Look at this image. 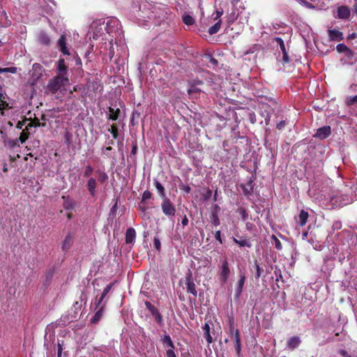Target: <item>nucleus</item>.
<instances>
[{
	"label": "nucleus",
	"mask_w": 357,
	"mask_h": 357,
	"mask_svg": "<svg viewBox=\"0 0 357 357\" xmlns=\"http://www.w3.org/2000/svg\"><path fill=\"white\" fill-rule=\"evenodd\" d=\"M0 101H1L0 105H1V108H2L3 110H4V109H7V108H8V103L6 101H5L3 99H2V100H0Z\"/></svg>",
	"instance_id": "nucleus-61"
},
{
	"label": "nucleus",
	"mask_w": 357,
	"mask_h": 357,
	"mask_svg": "<svg viewBox=\"0 0 357 357\" xmlns=\"http://www.w3.org/2000/svg\"><path fill=\"white\" fill-rule=\"evenodd\" d=\"M212 215H213V219L214 223H219V219H218L217 214L213 213Z\"/></svg>",
	"instance_id": "nucleus-64"
},
{
	"label": "nucleus",
	"mask_w": 357,
	"mask_h": 357,
	"mask_svg": "<svg viewBox=\"0 0 357 357\" xmlns=\"http://www.w3.org/2000/svg\"><path fill=\"white\" fill-rule=\"evenodd\" d=\"M253 266L255 268V270H256V273H255V277L257 280H258L261 276V274L262 273L264 272V270L262 268H261L257 262V260H255L254 261V265Z\"/></svg>",
	"instance_id": "nucleus-35"
},
{
	"label": "nucleus",
	"mask_w": 357,
	"mask_h": 357,
	"mask_svg": "<svg viewBox=\"0 0 357 357\" xmlns=\"http://www.w3.org/2000/svg\"><path fill=\"white\" fill-rule=\"evenodd\" d=\"M336 50L340 53L347 52L349 54H352V51L343 43L338 44L336 46Z\"/></svg>",
	"instance_id": "nucleus-31"
},
{
	"label": "nucleus",
	"mask_w": 357,
	"mask_h": 357,
	"mask_svg": "<svg viewBox=\"0 0 357 357\" xmlns=\"http://www.w3.org/2000/svg\"><path fill=\"white\" fill-rule=\"evenodd\" d=\"M109 114L107 115V119L113 121H116L118 120L121 110L119 108L114 109L112 107H108Z\"/></svg>",
	"instance_id": "nucleus-20"
},
{
	"label": "nucleus",
	"mask_w": 357,
	"mask_h": 357,
	"mask_svg": "<svg viewBox=\"0 0 357 357\" xmlns=\"http://www.w3.org/2000/svg\"><path fill=\"white\" fill-rule=\"evenodd\" d=\"M275 241V247L277 250H281L282 248V245L281 242L274 236H272Z\"/></svg>",
	"instance_id": "nucleus-53"
},
{
	"label": "nucleus",
	"mask_w": 357,
	"mask_h": 357,
	"mask_svg": "<svg viewBox=\"0 0 357 357\" xmlns=\"http://www.w3.org/2000/svg\"><path fill=\"white\" fill-rule=\"evenodd\" d=\"M185 284L188 293H190L196 297L197 291L196 290V286L193 281L191 273H189L185 278Z\"/></svg>",
	"instance_id": "nucleus-9"
},
{
	"label": "nucleus",
	"mask_w": 357,
	"mask_h": 357,
	"mask_svg": "<svg viewBox=\"0 0 357 357\" xmlns=\"http://www.w3.org/2000/svg\"><path fill=\"white\" fill-rule=\"evenodd\" d=\"M331 134V128L329 126H325L317 129L314 137L320 139L327 138Z\"/></svg>",
	"instance_id": "nucleus-11"
},
{
	"label": "nucleus",
	"mask_w": 357,
	"mask_h": 357,
	"mask_svg": "<svg viewBox=\"0 0 357 357\" xmlns=\"http://www.w3.org/2000/svg\"><path fill=\"white\" fill-rule=\"evenodd\" d=\"M260 102L261 105V109H264L263 111L261 112V115L262 116V117L264 118L266 124L268 125L271 116V108L270 105H268L264 101H267L273 104H276V102L273 98L268 96L260 97Z\"/></svg>",
	"instance_id": "nucleus-3"
},
{
	"label": "nucleus",
	"mask_w": 357,
	"mask_h": 357,
	"mask_svg": "<svg viewBox=\"0 0 357 357\" xmlns=\"http://www.w3.org/2000/svg\"><path fill=\"white\" fill-rule=\"evenodd\" d=\"M234 241L236 243H237L241 247H250V244L247 240H237L234 238Z\"/></svg>",
	"instance_id": "nucleus-43"
},
{
	"label": "nucleus",
	"mask_w": 357,
	"mask_h": 357,
	"mask_svg": "<svg viewBox=\"0 0 357 357\" xmlns=\"http://www.w3.org/2000/svg\"><path fill=\"white\" fill-rule=\"evenodd\" d=\"M27 128H32V127H40V126H45V123H41L38 118H34L32 121H31L27 125Z\"/></svg>",
	"instance_id": "nucleus-34"
},
{
	"label": "nucleus",
	"mask_w": 357,
	"mask_h": 357,
	"mask_svg": "<svg viewBox=\"0 0 357 357\" xmlns=\"http://www.w3.org/2000/svg\"><path fill=\"white\" fill-rule=\"evenodd\" d=\"M235 213L238 218L243 222L246 221L248 218L249 213L248 211V207L246 204L245 203L238 204V208L236 210Z\"/></svg>",
	"instance_id": "nucleus-6"
},
{
	"label": "nucleus",
	"mask_w": 357,
	"mask_h": 357,
	"mask_svg": "<svg viewBox=\"0 0 357 357\" xmlns=\"http://www.w3.org/2000/svg\"><path fill=\"white\" fill-rule=\"evenodd\" d=\"M201 91H202V89L200 87L197 86L196 84H190V87L188 90V93L189 94L200 93Z\"/></svg>",
	"instance_id": "nucleus-39"
},
{
	"label": "nucleus",
	"mask_w": 357,
	"mask_h": 357,
	"mask_svg": "<svg viewBox=\"0 0 357 357\" xmlns=\"http://www.w3.org/2000/svg\"><path fill=\"white\" fill-rule=\"evenodd\" d=\"M153 183L162 200L165 198H168L166 195V192L164 186L157 180H154Z\"/></svg>",
	"instance_id": "nucleus-25"
},
{
	"label": "nucleus",
	"mask_w": 357,
	"mask_h": 357,
	"mask_svg": "<svg viewBox=\"0 0 357 357\" xmlns=\"http://www.w3.org/2000/svg\"><path fill=\"white\" fill-rule=\"evenodd\" d=\"M179 188L181 190H183L186 194H189L191 191V188L188 185L183 184V183H181L179 184Z\"/></svg>",
	"instance_id": "nucleus-44"
},
{
	"label": "nucleus",
	"mask_w": 357,
	"mask_h": 357,
	"mask_svg": "<svg viewBox=\"0 0 357 357\" xmlns=\"http://www.w3.org/2000/svg\"><path fill=\"white\" fill-rule=\"evenodd\" d=\"M105 304H103L100 307H98V310L95 313L94 316L92 317V319L91 320L93 324H96L100 321V319H101V317L102 316L103 311L105 310Z\"/></svg>",
	"instance_id": "nucleus-27"
},
{
	"label": "nucleus",
	"mask_w": 357,
	"mask_h": 357,
	"mask_svg": "<svg viewBox=\"0 0 357 357\" xmlns=\"http://www.w3.org/2000/svg\"><path fill=\"white\" fill-rule=\"evenodd\" d=\"M64 137H65V143L68 145V146L73 147L74 145H73V134L68 131H66L65 132Z\"/></svg>",
	"instance_id": "nucleus-32"
},
{
	"label": "nucleus",
	"mask_w": 357,
	"mask_h": 357,
	"mask_svg": "<svg viewBox=\"0 0 357 357\" xmlns=\"http://www.w3.org/2000/svg\"><path fill=\"white\" fill-rule=\"evenodd\" d=\"M301 340L299 337L293 336L288 340L287 343V347L288 348V349L292 351L297 348L301 344Z\"/></svg>",
	"instance_id": "nucleus-18"
},
{
	"label": "nucleus",
	"mask_w": 357,
	"mask_h": 357,
	"mask_svg": "<svg viewBox=\"0 0 357 357\" xmlns=\"http://www.w3.org/2000/svg\"><path fill=\"white\" fill-rule=\"evenodd\" d=\"M204 331V336L206 340L207 343L209 344L213 342L212 335H211V328L208 323L206 322L202 326Z\"/></svg>",
	"instance_id": "nucleus-24"
},
{
	"label": "nucleus",
	"mask_w": 357,
	"mask_h": 357,
	"mask_svg": "<svg viewBox=\"0 0 357 357\" xmlns=\"http://www.w3.org/2000/svg\"><path fill=\"white\" fill-rule=\"evenodd\" d=\"M113 284H114V283H109L103 289V291L102 293V295H101L100 298L98 300H96V301L95 302L96 309H97L100 305V304L102 302V301L105 298V297L107 296V294L112 289V288L113 287Z\"/></svg>",
	"instance_id": "nucleus-23"
},
{
	"label": "nucleus",
	"mask_w": 357,
	"mask_h": 357,
	"mask_svg": "<svg viewBox=\"0 0 357 357\" xmlns=\"http://www.w3.org/2000/svg\"><path fill=\"white\" fill-rule=\"evenodd\" d=\"M152 196H153L152 193L148 190H145L143 192L142 200H141L139 206L140 209H142L144 211L146 210V208L144 206H142V205H144L146 203V201L148 199H151L152 198Z\"/></svg>",
	"instance_id": "nucleus-26"
},
{
	"label": "nucleus",
	"mask_w": 357,
	"mask_h": 357,
	"mask_svg": "<svg viewBox=\"0 0 357 357\" xmlns=\"http://www.w3.org/2000/svg\"><path fill=\"white\" fill-rule=\"evenodd\" d=\"M285 125H286L285 121H280L279 123H277L276 128L278 130H282L284 128Z\"/></svg>",
	"instance_id": "nucleus-55"
},
{
	"label": "nucleus",
	"mask_w": 357,
	"mask_h": 357,
	"mask_svg": "<svg viewBox=\"0 0 357 357\" xmlns=\"http://www.w3.org/2000/svg\"><path fill=\"white\" fill-rule=\"evenodd\" d=\"M57 45L60 49V51L64 54V55H69L70 53L68 52L67 45H66V38L65 35H61L59 38Z\"/></svg>",
	"instance_id": "nucleus-17"
},
{
	"label": "nucleus",
	"mask_w": 357,
	"mask_h": 357,
	"mask_svg": "<svg viewBox=\"0 0 357 357\" xmlns=\"http://www.w3.org/2000/svg\"><path fill=\"white\" fill-rule=\"evenodd\" d=\"M328 33L330 41H341L344 39L342 32L340 31L337 29H328Z\"/></svg>",
	"instance_id": "nucleus-13"
},
{
	"label": "nucleus",
	"mask_w": 357,
	"mask_h": 357,
	"mask_svg": "<svg viewBox=\"0 0 357 357\" xmlns=\"http://www.w3.org/2000/svg\"><path fill=\"white\" fill-rule=\"evenodd\" d=\"M161 209L164 215L169 218L174 217L176 213V207L169 198L162 199Z\"/></svg>",
	"instance_id": "nucleus-4"
},
{
	"label": "nucleus",
	"mask_w": 357,
	"mask_h": 357,
	"mask_svg": "<svg viewBox=\"0 0 357 357\" xmlns=\"http://www.w3.org/2000/svg\"><path fill=\"white\" fill-rule=\"evenodd\" d=\"M275 273L276 277H277V278H276V281H279L280 280H282V273H281L280 270H279V274H278V273H277V271H275Z\"/></svg>",
	"instance_id": "nucleus-62"
},
{
	"label": "nucleus",
	"mask_w": 357,
	"mask_h": 357,
	"mask_svg": "<svg viewBox=\"0 0 357 357\" xmlns=\"http://www.w3.org/2000/svg\"><path fill=\"white\" fill-rule=\"evenodd\" d=\"M236 331L238 329L235 328L234 320H229V333L234 336Z\"/></svg>",
	"instance_id": "nucleus-47"
},
{
	"label": "nucleus",
	"mask_w": 357,
	"mask_h": 357,
	"mask_svg": "<svg viewBox=\"0 0 357 357\" xmlns=\"http://www.w3.org/2000/svg\"><path fill=\"white\" fill-rule=\"evenodd\" d=\"M95 174L97 176L96 181L100 183H104L108 179L107 174L102 170H96Z\"/></svg>",
	"instance_id": "nucleus-28"
},
{
	"label": "nucleus",
	"mask_w": 357,
	"mask_h": 357,
	"mask_svg": "<svg viewBox=\"0 0 357 357\" xmlns=\"http://www.w3.org/2000/svg\"><path fill=\"white\" fill-rule=\"evenodd\" d=\"M239 278H240L238 281L236 287L235 289V293H234V298L236 300H238L239 298L241 297L242 291H243V286H244L245 280H246V277L244 273H240Z\"/></svg>",
	"instance_id": "nucleus-8"
},
{
	"label": "nucleus",
	"mask_w": 357,
	"mask_h": 357,
	"mask_svg": "<svg viewBox=\"0 0 357 357\" xmlns=\"http://www.w3.org/2000/svg\"><path fill=\"white\" fill-rule=\"evenodd\" d=\"M63 206L66 210H73L77 206V202L69 196H63Z\"/></svg>",
	"instance_id": "nucleus-15"
},
{
	"label": "nucleus",
	"mask_w": 357,
	"mask_h": 357,
	"mask_svg": "<svg viewBox=\"0 0 357 357\" xmlns=\"http://www.w3.org/2000/svg\"><path fill=\"white\" fill-rule=\"evenodd\" d=\"M153 244H154V247L155 248V249L158 251L160 250L161 249V244H160V239L155 236L154 237V240H153Z\"/></svg>",
	"instance_id": "nucleus-50"
},
{
	"label": "nucleus",
	"mask_w": 357,
	"mask_h": 357,
	"mask_svg": "<svg viewBox=\"0 0 357 357\" xmlns=\"http://www.w3.org/2000/svg\"><path fill=\"white\" fill-rule=\"evenodd\" d=\"M166 354H167V357H176V356L174 351V349H172V348H170L169 349H168L167 351Z\"/></svg>",
	"instance_id": "nucleus-56"
},
{
	"label": "nucleus",
	"mask_w": 357,
	"mask_h": 357,
	"mask_svg": "<svg viewBox=\"0 0 357 357\" xmlns=\"http://www.w3.org/2000/svg\"><path fill=\"white\" fill-rule=\"evenodd\" d=\"M56 70L59 76H67L68 66L66 65L63 59H59L57 62Z\"/></svg>",
	"instance_id": "nucleus-14"
},
{
	"label": "nucleus",
	"mask_w": 357,
	"mask_h": 357,
	"mask_svg": "<svg viewBox=\"0 0 357 357\" xmlns=\"http://www.w3.org/2000/svg\"><path fill=\"white\" fill-rule=\"evenodd\" d=\"M223 14V10H217L215 11V17H214V20H220V17Z\"/></svg>",
	"instance_id": "nucleus-60"
},
{
	"label": "nucleus",
	"mask_w": 357,
	"mask_h": 357,
	"mask_svg": "<svg viewBox=\"0 0 357 357\" xmlns=\"http://www.w3.org/2000/svg\"><path fill=\"white\" fill-rule=\"evenodd\" d=\"M213 192L211 190L208 189L206 192L203 194L202 197L204 201L208 200L212 196Z\"/></svg>",
	"instance_id": "nucleus-49"
},
{
	"label": "nucleus",
	"mask_w": 357,
	"mask_h": 357,
	"mask_svg": "<svg viewBox=\"0 0 357 357\" xmlns=\"http://www.w3.org/2000/svg\"><path fill=\"white\" fill-rule=\"evenodd\" d=\"M206 59L207 61H208L213 65H214V66H217L218 65V60L215 59V58H213L211 54H206Z\"/></svg>",
	"instance_id": "nucleus-48"
},
{
	"label": "nucleus",
	"mask_w": 357,
	"mask_h": 357,
	"mask_svg": "<svg viewBox=\"0 0 357 357\" xmlns=\"http://www.w3.org/2000/svg\"><path fill=\"white\" fill-rule=\"evenodd\" d=\"M236 19V17L234 16V13H232L229 16H228L227 20L228 25L231 24Z\"/></svg>",
	"instance_id": "nucleus-54"
},
{
	"label": "nucleus",
	"mask_w": 357,
	"mask_h": 357,
	"mask_svg": "<svg viewBox=\"0 0 357 357\" xmlns=\"http://www.w3.org/2000/svg\"><path fill=\"white\" fill-rule=\"evenodd\" d=\"M30 128H27V126L26 125V128L24 129H22V132L20 133V137L18 140L22 143H24L26 139L29 138V130Z\"/></svg>",
	"instance_id": "nucleus-29"
},
{
	"label": "nucleus",
	"mask_w": 357,
	"mask_h": 357,
	"mask_svg": "<svg viewBox=\"0 0 357 357\" xmlns=\"http://www.w3.org/2000/svg\"><path fill=\"white\" fill-rule=\"evenodd\" d=\"M309 217L308 213L304 210H302L299 214L300 223H305Z\"/></svg>",
	"instance_id": "nucleus-40"
},
{
	"label": "nucleus",
	"mask_w": 357,
	"mask_h": 357,
	"mask_svg": "<svg viewBox=\"0 0 357 357\" xmlns=\"http://www.w3.org/2000/svg\"><path fill=\"white\" fill-rule=\"evenodd\" d=\"M136 238V231L134 228L129 227L126 232V243H132Z\"/></svg>",
	"instance_id": "nucleus-21"
},
{
	"label": "nucleus",
	"mask_w": 357,
	"mask_h": 357,
	"mask_svg": "<svg viewBox=\"0 0 357 357\" xmlns=\"http://www.w3.org/2000/svg\"><path fill=\"white\" fill-rule=\"evenodd\" d=\"M162 341L163 344H166L167 347H169L172 349H174V344L169 335H165L162 337Z\"/></svg>",
	"instance_id": "nucleus-37"
},
{
	"label": "nucleus",
	"mask_w": 357,
	"mask_h": 357,
	"mask_svg": "<svg viewBox=\"0 0 357 357\" xmlns=\"http://www.w3.org/2000/svg\"><path fill=\"white\" fill-rule=\"evenodd\" d=\"M215 237L217 241H218L220 243H222V241L221 238V231L220 230L215 231Z\"/></svg>",
	"instance_id": "nucleus-58"
},
{
	"label": "nucleus",
	"mask_w": 357,
	"mask_h": 357,
	"mask_svg": "<svg viewBox=\"0 0 357 357\" xmlns=\"http://www.w3.org/2000/svg\"><path fill=\"white\" fill-rule=\"evenodd\" d=\"M16 73L17 68L16 67H8V68H1L0 67V73Z\"/></svg>",
	"instance_id": "nucleus-41"
},
{
	"label": "nucleus",
	"mask_w": 357,
	"mask_h": 357,
	"mask_svg": "<svg viewBox=\"0 0 357 357\" xmlns=\"http://www.w3.org/2000/svg\"><path fill=\"white\" fill-rule=\"evenodd\" d=\"M97 184H98V181H96V178H93V177H91L87 183H86V187H87V189L89 192V194L92 196V197H94L96 194V187H97Z\"/></svg>",
	"instance_id": "nucleus-19"
},
{
	"label": "nucleus",
	"mask_w": 357,
	"mask_h": 357,
	"mask_svg": "<svg viewBox=\"0 0 357 357\" xmlns=\"http://www.w3.org/2000/svg\"><path fill=\"white\" fill-rule=\"evenodd\" d=\"M137 149H138V146H137V141L134 140L132 142V150L130 152V157L132 158L133 155V158H132L133 161L136 160L135 155L137 152Z\"/></svg>",
	"instance_id": "nucleus-38"
},
{
	"label": "nucleus",
	"mask_w": 357,
	"mask_h": 357,
	"mask_svg": "<svg viewBox=\"0 0 357 357\" xmlns=\"http://www.w3.org/2000/svg\"><path fill=\"white\" fill-rule=\"evenodd\" d=\"M73 243V237L70 234L66 235L61 246V249L63 252H66L69 250L71 245Z\"/></svg>",
	"instance_id": "nucleus-22"
},
{
	"label": "nucleus",
	"mask_w": 357,
	"mask_h": 357,
	"mask_svg": "<svg viewBox=\"0 0 357 357\" xmlns=\"http://www.w3.org/2000/svg\"><path fill=\"white\" fill-rule=\"evenodd\" d=\"M221 22H222L221 20H219L214 25L211 26L208 31V33L210 35H213V34L218 33L220 31Z\"/></svg>",
	"instance_id": "nucleus-30"
},
{
	"label": "nucleus",
	"mask_w": 357,
	"mask_h": 357,
	"mask_svg": "<svg viewBox=\"0 0 357 357\" xmlns=\"http://www.w3.org/2000/svg\"><path fill=\"white\" fill-rule=\"evenodd\" d=\"M190 84H196L197 86L203 85V82L201 80H194Z\"/></svg>",
	"instance_id": "nucleus-63"
},
{
	"label": "nucleus",
	"mask_w": 357,
	"mask_h": 357,
	"mask_svg": "<svg viewBox=\"0 0 357 357\" xmlns=\"http://www.w3.org/2000/svg\"><path fill=\"white\" fill-rule=\"evenodd\" d=\"M239 186L242 189L243 193L247 199L251 200L254 190L253 180L250 178L245 184L241 183Z\"/></svg>",
	"instance_id": "nucleus-5"
},
{
	"label": "nucleus",
	"mask_w": 357,
	"mask_h": 357,
	"mask_svg": "<svg viewBox=\"0 0 357 357\" xmlns=\"http://www.w3.org/2000/svg\"><path fill=\"white\" fill-rule=\"evenodd\" d=\"M68 84L69 79L68 76L56 75L49 81L47 89L49 92L54 94L59 91L62 86H66Z\"/></svg>",
	"instance_id": "nucleus-1"
},
{
	"label": "nucleus",
	"mask_w": 357,
	"mask_h": 357,
	"mask_svg": "<svg viewBox=\"0 0 357 357\" xmlns=\"http://www.w3.org/2000/svg\"><path fill=\"white\" fill-rule=\"evenodd\" d=\"M338 354H340L342 357H351L348 352L344 349H340L338 351Z\"/></svg>",
	"instance_id": "nucleus-57"
},
{
	"label": "nucleus",
	"mask_w": 357,
	"mask_h": 357,
	"mask_svg": "<svg viewBox=\"0 0 357 357\" xmlns=\"http://www.w3.org/2000/svg\"><path fill=\"white\" fill-rule=\"evenodd\" d=\"M113 149L111 146H107L105 149H102V153L107 155L108 158H111L112 156L108 154L107 151H112Z\"/></svg>",
	"instance_id": "nucleus-59"
},
{
	"label": "nucleus",
	"mask_w": 357,
	"mask_h": 357,
	"mask_svg": "<svg viewBox=\"0 0 357 357\" xmlns=\"http://www.w3.org/2000/svg\"><path fill=\"white\" fill-rule=\"evenodd\" d=\"M183 22L186 25H192L195 23V20L190 15L185 14L182 17Z\"/></svg>",
	"instance_id": "nucleus-36"
},
{
	"label": "nucleus",
	"mask_w": 357,
	"mask_h": 357,
	"mask_svg": "<svg viewBox=\"0 0 357 357\" xmlns=\"http://www.w3.org/2000/svg\"><path fill=\"white\" fill-rule=\"evenodd\" d=\"M275 40L278 43V44L280 45V50H282V52L287 51L286 48H285V45H284V40L281 38L277 37V38H275Z\"/></svg>",
	"instance_id": "nucleus-45"
},
{
	"label": "nucleus",
	"mask_w": 357,
	"mask_h": 357,
	"mask_svg": "<svg viewBox=\"0 0 357 357\" xmlns=\"http://www.w3.org/2000/svg\"><path fill=\"white\" fill-rule=\"evenodd\" d=\"M356 103H357V95L348 97L346 100V105L348 106L353 105Z\"/></svg>",
	"instance_id": "nucleus-42"
},
{
	"label": "nucleus",
	"mask_w": 357,
	"mask_h": 357,
	"mask_svg": "<svg viewBox=\"0 0 357 357\" xmlns=\"http://www.w3.org/2000/svg\"><path fill=\"white\" fill-rule=\"evenodd\" d=\"M282 61L284 63H288L290 61V58L287 51L282 52Z\"/></svg>",
	"instance_id": "nucleus-51"
},
{
	"label": "nucleus",
	"mask_w": 357,
	"mask_h": 357,
	"mask_svg": "<svg viewBox=\"0 0 357 357\" xmlns=\"http://www.w3.org/2000/svg\"><path fill=\"white\" fill-rule=\"evenodd\" d=\"M337 17L338 19L347 20L349 19L351 15L350 9L348 6H341L337 8Z\"/></svg>",
	"instance_id": "nucleus-12"
},
{
	"label": "nucleus",
	"mask_w": 357,
	"mask_h": 357,
	"mask_svg": "<svg viewBox=\"0 0 357 357\" xmlns=\"http://www.w3.org/2000/svg\"><path fill=\"white\" fill-rule=\"evenodd\" d=\"M108 131L112 134L113 139H116L119 137V128L116 123L111 126V128L108 129Z\"/></svg>",
	"instance_id": "nucleus-33"
},
{
	"label": "nucleus",
	"mask_w": 357,
	"mask_h": 357,
	"mask_svg": "<svg viewBox=\"0 0 357 357\" xmlns=\"http://www.w3.org/2000/svg\"><path fill=\"white\" fill-rule=\"evenodd\" d=\"M29 120L28 119H25L23 121H18L17 123L16 128L19 130L22 129L23 126L26 125V122Z\"/></svg>",
	"instance_id": "nucleus-52"
},
{
	"label": "nucleus",
	"mask_w": 357,
	"mask_h": 357,
	"mask_svg": "<svg viewBox=\"0 0 357 357\" xmlns=\"http://www.w3.org/2000/svg\"><path fill=\"white\" fill-rule=\"evenodd\" d=\"M145 305H146V308L152 314V315L155 317L156 322L158 323L160 325H162V324H163L162 316L160 313L159 310L153 305H152L149 301H146Z\"/></svg>",
	"instance_id": "nucleus-7"
},
{
	"label": "nucleus",
	"mask_w": 357,
	"mask_h": 357,
	"mask_svg": "<svg viewBox=\"0 0 357 357\" xmlns=\"http://www.w3.org/2000/svg\"><path fill=\"white\" fill-rule=\"evenodd\" d=\"M219 280L222 284H225L231 275V269L227 257H221L218 264Z\"/></svg>",
	"instance_id": "nucleus-2"
},
{
	"label": "nucleus",
	"mask_w": 357,
	"mask_h": 357,
	"mask_svg": "<svg viewBox=\"0 0 357 357\" xmlns=\"http://www.w3.org/2000/svg\"><path fill=\"white\" fill-rule=\"evenodd\" d=\"M234 339L236 355L238 357H240L241 355V339L239 331H236L235 335H234Z\"/></svg>",
	"instance_id": "nucleus-16"
},
{
	"label": "nucleus",
	"mask_w": 357,
	"mask_h": 357,
	"mask_svg": "<svg viewBox=\"0 0 357 357\" xmlns=\"http://www.w3.org/2000/svg\"><path fill=\"white\" fill-rule=\"evenodd\" d=\"M93 171V167L91 165H87L84 172V177H89Z\"/></svg>",
	"instance_id": "nucleus-46"
},
{
	"label": "nucleus",
	"mask_w": 357,
	"mask_h": 357,
	"mask_svg": "<svg viewBox=\"0 0 357 357\" xmlns=\"http://www.w3.org/2000/svg\"><path fill=\"white\" fill-rule=\"evenodd\" d=\"M44 68L43 67L38 63H35L32 66V73L31 77L34 81H38L40 78L43 77Z\"/></svg>",
	"instance_id": "nucleus-10"
}]
</instances>
